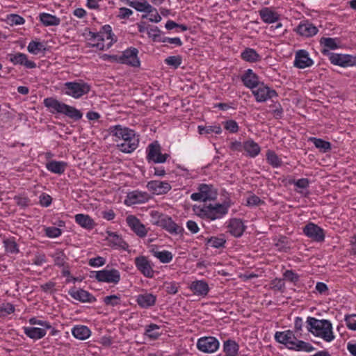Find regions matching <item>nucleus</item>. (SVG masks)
<instances>
[{
  "instance_id": "nucleus-55",
  "label": "nucleus",
  "mask_w": 356,
  "mask_h": 356,
  "mask_svg": "<svg viewBox=\"0 0 356 356\" xmlns=\"http://www.w3.org/2000/svg\"><path fill=\"white\" fill-rule=\"evenodd\" d=\"M6 22L11 26L22 25L24 24L25 19L17 14H10L7 15Z\"/></svg>"
},
{
  "instance_id": "nucleus-45",
  "label": "nucleus",
  "mask_w": 356,
  "mask_h": 356,
  "mask_svg": "<svg viewBox=\"0 0 356 356\" xmlns=\"http://www.w3.org/2000/svg\"><path fill=\"white\" fill-rule=\"evenodd\" d=\"M315 350V348L309 342L299 340L296 338L294 341V345L291 346V350L295 351H305L310 353Z\"/></svg>"
},
{
  "instance_id": "nucleus-36",
  "label": "nucleus",
  "mask_w": 356,
  "mask_h": 356,
  "mask_svg": "<svg viewBox=\"0 0 356 356\" xmlns=\"http://www.w3.org/2000/svg\"><path fill=\"white\" fill-rule=\"evenodd\" d=\"M241 57L245 61L255 63L261 60V56L254 49L245 48L241 54Z\"/></svg>"
},
{
  "instance_id": "nucleus-49",
  "label": "nucleus",
  "mask_w": 356,
  "mask_h": 356,
  "mask_svg": "<svg viewBox=\"0 0 356 356\" xmlns=\"http://www.w3.org/2000/svg\"><path fill=\"white\" fill-rule=\"evenodd\" d=\"M197 129H198V133L201 135L209 134H211V133L220 134L222 133V129L220 125H214V126L199 125L197 127Z\"/></svg>"
},
{
  "instance_id": "nucleus-7",
  "label": "nucleus",
  "mask_w": 356,
  "mask_h": 356,
  "mask_svg": "<svg viewBox=\"0 0 356 356\" xmlns=\"http://www.w3.org/2000/svg\"><path fill=\"white\" fill-rule=\"evenodd\" d=\"M90 90V86L81 80L79 82L67 81L64 83V93L74 99L81 98L84 95H87Z\"/></svg>"
},
{
  "instance_id": "nucleus-1",
  "label": "nucleus",
  "mask_w": 356,
  "mask_h": 356,
  "mask_svg": "<svg viewBox=\"0 0 356 356\" xmlns=\"http://www.w3.org/2000/svg\"><path fill=\"white\" fill-rule=\"evenodd\" d=\"M306 327L309 332L322 338L326 342H331L335 338L332 331V324L329 320H319L308 316L306 321Z\"/></svg>"
},
{
  "instance_id": "nucleus-38",
  "label": "nucleus",
  "mask_w": 356,
  "mask_h": 356,
  "mask_svg": "<svg viewBox=\"0 0 356 356\" xmlns=\"http://www.w3.org/2000/svg\"><path fill=\"white\" fill-rule=\"evenodd\" d=\"M40 22L45 26H58L60 23V19L56 15L46 13H42L39 15Z\"/></svg>"
},
{
  "instance_id": "nucleus-3",
  "label": "nucleus",
  "mask_w": 356,
  "mask_h": 356,
  "mask_svg": "<svg viewBox=\"0 0 356 356\" xmlns=\"http://www.w3.org/2000/svg\"><path fill=\"white\" fill-rule=\"evenodd\" d=\"M230 204L225 202L223 204H209L203 207H193V211L202 219L215 220L222 218L228 212Z\"/></svg>"
},
{
  "instance_id": "nucleus-50",
  "label": "nucleus",
  "mask_w": 356,
  "mask_h": 356,
  "mask_svg": "<svg viewBox=\"0 0 356 356\" xmlns=\"http://www.w3.org/2000/svg\"><path fill=\"white\" fill-rule=\"evenodd\" d=\"M164 63L174 69H177L182 63V57L180 55L170 56L164 60Z\"/></svg>"
},
{
  "instance_id": "nucleus-6",
  "label": "nucleus",
  "mask_w": 356,
  "mask_h": 356,
  "mask_svg": "<svg viewBox=\"0 0 356 356\" xmlns=\"http://www.w3.org/2000/svg\"><path fill=\"white\" fill-rule=\"evenodd\" d=\"M146 160L149 164L164 163L170 157V154L161 152V147L158 141H154L146 148Z\"/></svg>"
},
{
  "instance_id": "nucleus-15",
  "label": "nucleus",
  "mask_w": 356,
  "mask_h": 356,
  "mask_svg": "<svg viewBox=\"0 0 356 356\" xmlns=\"http://www.w3.org/2000/svg\"><path fill=\"white\" fill-rule=\"evenodd\" d=\"M68 294L74 300H78L82 303L85 302H95L97 301L96 298L88 291L81 288H76V286L72 287L68 291Z\"/></svg>"
},
{
  "instance_id": "nucleus-61",
  "label": "nucleus",
  "mask_w": 356,
  "mask_h": 356,
  "mask_svg": "<svg viewBox=\"0 0 356 356\" xmlns=\"http://www.w3.org/2000/svg\"><path fill=\"white\" fill-rule=\"evenodd\" d=\"M62 231L56 227H48L45 228V234L49 238H56L61 235Z\"/></svg>"
},
{
  "instance_id": "nucleus-21",
  "label": "nucleus",
  "mask_w": 356,
  "mask_h": 356,
  "mask_svg": "<svg viewBox=\"0 0 356 356\" xmlns=\"http://www.w3.org/2000/svg\"><path fill=\"white\" fill-rule=\"evenodd\" d=\"M123 143L118 144V149L126 154H130L133 152L138 147L139 144V136L136 135L134 131V136H130L128 138H124Z\"/></svg>"
},
{
  "instance_id": "nucleus-64",
  "label": "nucleus",
  "mask_w": 356,
  "mask_h": 356,
  "mask_svg": "<svg viewBox=\"0 0 356 356\" xmlns=\"http://www.w3.org/2000/svg\"><path fill=\"white\" fill-rule=\"evenodd\" d=\"M355 316V314L346 315L344 318V321L348 328L353 331H356V320L353 318V317Z\"/></svg>"
},
{
  "instance_id": "nucleus-39",
  "label": "nucleus",
  "mask_w": 356,
  "mask_h": 356,
  "mask_svg": "<svg viewBox=\"0 0 356 356\" xmlns=\"http://www.w3.org/2000/svg\"><path fill=\"white\" fill-rule=\"evenodd\" d=\"M239 350L238 344L232 339H227L223 343V352L226 356H236Z\"/></svg>"
},
{
  "instance_id": "nucleus-2",
  "label": "nucleus",
  "mask_w": 356,
  "mask_h": 356,
  "mask_svg": "<svg viewBox=\"0 0 356 356\" xmlns=\"http://www.w3.org/2000/svg\"><path fill=\"white\" fill-rule=\"evenodd\" d=\"M43 104L52 114H62L74 121H78L83 117V113L80 110L60 102L56 98H45L43 101Z\"/></svg>"
},
{
  "instance_id": "nucleus-23",
  "label": "nucleus",
  "mask_w": 356,
  "mask_h": 356,
  "mask_svg": "<svg viewBox=\"0 0 356 356\" xmlns=\"http://www.w3.org/2000/svg\"><path fill=\"white\" fill-rule=\"evenodd\" d=\"M127 223L131 229L139 237H145L147 231L145 226L140 221V220L133 215H129L126 218Z\"/></svg>"
},
{
  "instance_id": "nucleus-33",
  "label": "nucleus",
  "mask_w": 356,
  "mask_h": 356,
  "mask_svg": "<svg viewBox=\"0 0 356 356\" xmlns=\"http://www.w3.org/2000/svg\"><path fill=\"white\" fill-rule=\"evenodd\" d=\"M72 334L76 339L83 341L90 337L91 331L87 326L79 325L72 329Z\"/></svg>"
},
{
  "instance_id": "nucleus-44",
  "label": "nucleus",
  "mask_w": 356,
  "mask_h": 356,
  "mask_svg": "<svg viewBox=\"0 0 356 356\" xmlns=\"http://www.w3.org/2000/svg\"><path fill=\"white\" fill-rule=\"evenodd\" d=\"M159 325L154 323H150L145 326L144 335L147 336L148 338L152 340L157 339L161 334V332H159Z\"/></svg>"
},
{
  "instance_id": "nucleus-47",
  "label": "nucleus",
  "mask_w": 356,
  "mask_h": 356,
  "mask_svg": "<svg viewBox=\"0 0 356 356\" xmlns=\"http://www.w3.org/2000/svg\"><path fill=\"white\" fill-rule=\"evenodd\" d=\"M51 256L54 259L55 266H57L58 267L65 266L66 261L67 260V257L64 253L63 250H56V251Z\"/></svg>"
},
{
  "instance_id": "nucleus-41",
  "label": "nucleus",
  "mask_w": 356,
  "mask_h": 356,
  "mask_svg": "<svg viewBox=\"0 0 356 356\" xmlns=\"http://www.w3.org/2000/svg\"><path fill=\"white\" fill-rule=\"evenodd\" d=\"M67 166V163L64 161H51L46 164L47 169L55 174H63Z\"/></svg>"
},
{
  "instance_id": "nucleus-4",
  "label": "nucleus",
  "mask_w": 356,
  "mask_h": 356,
  "mask_svg": "<svg viewBox=\"0 0 356 356\" xmlns=\"http://www.w3.org/2000/svg\"><path fill=\"white\" fill-rule=\"evenodd\" d=\"M151 216L155 219L154 225L162 227L171 234L183 235L184 232V228L175 222L170 216L156 211H152Z\"/></svg>"
},
{
  "instance_id": "nucleus-42",
  "label": "nucleus",
  "mask_w": 356,
  "mask_h": 356,
  "mask_svg": "<svg viewBox=\"0 0 356 356\" xmlns=\"http://www.w3.org/2000/svg\"><path fill=\"white\" fill-rule=\"evenodd\" d=\"M309 141L313 143L314 146L321 152L325 153L331 150L332 145L329 141L316 137H310Z\"/></svg>"
},
{
  "instance_id": "nucleus-62",
  "label": "nucleus",
  "mask_w": 356,
  "mask_h": 356,
  "mask_svg": "<svg viewBox=\"0 0 356 356\" xmlns=\"http://www.w3.org/2000/svg\"><path fill=\"white\" fill-rule=\"evenodd\" d=\"M264 204V202L257 195L252 194L247 198V205L248 207H257Z\"/></svg>"
},
{
  "instance_id": "nucleus-11",
  "label": "nucleus",
  "mask_w": 356,
  "mask_h": 356,
  "mask_svg": "<svg viewBox=\"0 0 356 356\" xmlns=\"http://www.w3.org/2000/svg\"><path fill=\"white\" fill-rule=\"evenodd\" d=\"M252 91L257 102H265L268 99L278 97L275 90L269 88L263 82Z\"/></svg>"
},
{
  "instance_id": "nucleus-37",
  "label": "nucleus",
  "mask_w": 356,
  "mask_h": 356,
  "mask_svg": "<svg viewBox=\"0 0 356 356\" xmlns=\"http://www.w3.org/2000/svg\"><path fill=\"white\" fill-rule=\"evenodd\" d=\"M227 241L224 234L219 236H211L205 239V245H210L212 248L220 249L225 247Z\"/></svg>"
},
{
  "instance_id": "nucleus-16",
  "label": "nucleus",
  "mask_w": 356,
  "mask_h": 356,
  "mask_svg": "<svg viewBox=\"0 0 356 356\" xmlns=\"http://www.w3.org/2000/svg\"><path fill=\"white\" fill-rule=\"evenodd\" d=\"M150 198L151 196L147 192L136 190L127 193L124 203L127 206H131L136 204L145 203Z\"/></svg>"
},
{
  "instance_id": "nucleus-46",
  "label": "nucleus",
  "mask_w": 356,
  "mask_h": 356,
  "mask_svg": "<svg viewBox=\"0 0 356 356\" xmlns=\"http://www.w3.org/2000/svg\"><path fill=\"white\" fill-rule=\"evenodd\" d=\"M28 51L33 54H38V52H43L44 54L48 51V48L40 42L31 40L27 47Z\"/></svg>"
},
{
  "instance_id": "nucleus-53",
  "label": "nucleus",
  "mask_w": 356,
  "mask_h": 356,
  "mask_svg": "<svg viewBox=\"0 0 356 356\" xmlns=\"http://www.w3.org/2000/svg\"><path fill=\"white\" fill-rule=\"evenodd\" d=\"M3 243L6 252L11 254H17L19 252L18 245L15 240L7 238L3 241Z\"/></svg>"
},
{
  "instance_id": "nucleus-14",
  "label": "nucleus",
  "mask_w": 356,
  "mask_h": 356,
  "mask_svg": "<svg viewBox=\"0 0 356 356\" xmlns=\"http://www.w3.org/2000/svg\"><path fill=\"white\" fill-rule=\"evenodd\" d=\"M134 264L137 270L145 277L152 278L154 277V270L151 261L148 260L145 256H138L134 259Z\"/></svg>"
},
{
  "instance_id": "nucleus-25",
  "label": "nucleus",
  "mask_w": 356,
  "mask_h": 356,
  "mask_svg": "<svg viewBox=\"0 0 356 356\" xmlns=\"http://www.w3.org/2000/svg\"><path fill=\"white\" fill-rule=\"evenodd\" d=\"M241 81L243 85L251 90L256 88L259 83V76L255 74L252 69H248L241 76Z\"/></svg>"
},
{
  "instance_id": "nucleus-10",
  "label": "nucleus",
  "mask_w": 356,
  "mask_h": 356,
  "mask_svg": "<svg viewBox=\"0 0 356 356\" xmlns=\"http://www.w3.org/2000/svg\"><path fill=\"white\" fill-rule=\"evenodd\" d=\"M138 49L131 47L122 51L119 56V63L124 64L134 67H138L140 65V60L138 56Z\"/></svg>"
},
{
  "instance_id": "nucleus-18",
  "label": "nucleus",
  "mask_w": 356,
  "mask_h": 356,
  "mask_svg": "<svg viewBox=\"0 0 356 356\" xmlns=\"http://www.w3.org/2000/svg\"><path fill=\"white\" fill-rule=\"evenodd\" d=\"M274 337L277 343L284 345L286 348L291 350V346L294 345V341L296 339L294 332L291 330L282 332L277 331L275 332Z\"/></svg>"
},
{
  "instance_id": "nucleus-52",
  "label": "nucleus",
  "mask_w": 356,
  "mask_h": 356,
  "mask_svg": "<svg viewBox=\"0 0 356 356\" xmlns=\"http://www.w3.org/2000/svg\"><path fill=\"white\" fill-rule=\"evenodd\" d=\"M283 280L290 282L296 286L300 281V275L293 270H286L283 273Z\"/></svg>"
},
{
  "instance_id": "nucleus-8",
  "label": "nucleus",
  "mask_w": 356,
  "mask_h": 356,
  "mask_svg": "<svg viewBox=\"0 0 356 356\" xmlns=\"http://www.w3.org/2000/svg\"><path fill=\"white\" fill-rule=\"evenodd\" d=\"M198 192L191 195L193 201L207 202L215 200L218 195L217 190L211 184H201L197 188Z\"/></svg>"
},
{
  "instance_id": "nucleus-40",
  "label": "nucleus",
  "mask_w": 356,
  "mask_h": 356,
  "mask_svg": "<svg viewBox=\"0 0 356 356\" xmlns=\"http://www.w3.org/2000/svg\"><path fill=\"white\" fill-rule=\"evenodd\" d=\"M243 149L247 152L248 155L252 158L257 156L261 150L259 145L252 139L243 143Z\"/></svg>"
},
{
  "instance_id": "nucleus-35",
  "label": "nucleus",
  "mask_w": 356,
  "mask_h": 356,
  "mask_svg": "<svg viewBox=\"0 0 356 356\" xmlns=\"http://www.w3.org/2000/svg\"><path fill=\"white\" fill-rule=\"evenodd\" d=\"M341 40L339 38L323 37L320 40V44L323 47V49L335 50L340 47Z\"/></svg>"
},
{
  "instance_id": "nucleus-27",
  "label": "nucleus",
  "mask_w": 356,
  "mask_h": 356,
  "mask_svg": "<svg viewBox=\"0 0 356 356\" xmlns=\"http://www.w3.org/2000/svg\"><path fill=\"white\" fill-rule=\"evenodd\" d=\"M136 301L141 308H149L155 305L156 296L150 293H141L137 296Z\"/></svg>"
},
{
  "instance_id": "nucleus-13",
  "label": "nucleus",
  "mask_w": 356,
  "mask_h": 356,
  "mask_svg": "<svg viewBox=\"0 0 356 356\" xmlns=\"http://www.w3.org/2000/svg\"><path fill=\"white\" fill-rule=\"evenodd\" d=\"M303 233L314 241L321 243L325 241L324 229L313 222H309L304 227Z\"/></svg>"
},
{
  "instance_id": "nucleus-29",
  "label": "nucleus",
  "mask_w": 356,
  "mask_h": 356,
  "mask_svg": "<svg viewBox=\"0 0 356 356\" xmlns=\"http://www.w3.org/2000/svg\"><path fill=\"white\" fill-rule=\"evenodd\" d=\"M259 14L262 21L266 24H273L280 19V15L268 7L262 8L259 10Z\"/></svg>"
},
{
  "instance_id": "nucleus-12",
  "label": "nucleus",
  "mask_w": 356,
  "mask_h": 356,
  "mask_svg": "<svg viewBox=\"0 0 356 356\" xmlns=\"http://www.w3.org/2000/svg\"><path fill=\"white\" fill-rule=\"evenodd\" d=\"M220 346L219 341L214 337H204L198 339L197 348L199 350L206 353L216 352Z\"/></svg>"
},
{
  "instance_id": "nucleus-32",
  "label": "nucleus",
  "mask_w": 356,
  "mask_h": 356,
  "mask_svg": "<svg viewBox=\"0 0 356 356\" xmlns=\"http://www.w3.org/2000/svg\"><path fill=\"white\" fill-rule=\"evenodd\" d=\"M106 234L108 235L106 240L113 246H116L123 250H127L128 248V244L123 240L121 236L111 231H106Z\"/></svg>"
},
{
  "instance_id": "nucleus-51",
  "label": "nucleus",
  "mask_w": 356,
  "mask_h": 356,
  "mask_svg": "<svg viewBox=\"0 0 356 356\" xmlns=\"http://www.w3.org/2000/svg\"><path fill=\"white\" fill-rule=\"evenodd\" d=\"M15 307L10 302H4L0 305V318H5L9 314L14 313Z\"/></svg>"
},
{
  "instance_id": "nucleus-30",
  "label": "nucleus",
  "mask_w": 356,
  "mask_h": 356,
  "mask_svg": "<svg viewBox=\"0 0 356 356\" xmlns=\"http://www.w3.org/2000/svg\"><path fill=\"white\" fill-rule=\"evenodd\" d=\"M74 219L79 225L88 230L92 229L96 225L94 220L87 214L78 213L75 215Z\"/></svg>"
},
{
  "instance_id": "nucleus-57",
  "label": "nucleus",
  "mask_w": 356,
  "mask_h": 356,
  "mask_svg": "<svg viewBox=\"0 0 356 356\" xmlns=\"http://www.w3.org/2000/svg\"><path fill=\"white\" fill-rule=\"evenodd\" d=\"M224 128L232 134H235L238 131L239 127L237 122L234 120H228L222 122Z\"/></svg>"
},
{
  "instance_id": "nucleus-17",
  "label": "nucleus",
  "mask_w": 356,
  "mask_h": 356,
  "mask_svg": "<svg viewBox=\"0 0 356 356\" xmlns=\"http://www.w3.org/2000/svg\"><path fill=\"white\" fill-rule=\"evenodd\" d=\"M6 59L15 65H23L27 69L36 67V63L34 61L29 60L28 56L24 53L17 52L16 54H8L6 56Z\"/></svg>"
},
{
  "instance_id": "nucleus-24",
  "label": "nucleus",
  "mask_w": 356,
  "mask_h": 356,
  "mask_svg": "<svg viewBox=\"0 0 356 356\" xmlns=\"http://www.w3.org/2000/svg\"><path fill=\"white\" fill-rule=\"evenodd\" d=\"M227 227L229 228L230 234L235 238L241 237L247 228L243 220L236 218H231L229 220Z\"/></svg>"
},
{
  "instance_id": "nucleus-26",
  "label": "nucleus",
  "mask_w": 356,
  "mask_h": 356,
  "mask_svg": "<svg viewBox=\"0 0 356 356\" xmlns=\"http://www.w3.org/2000/svg\"><path fill=\"white\" fill-rule=\"evenodd\" d=\"M295 31L299 35L307 38L315 35L318 31L317 27L308 20L301 22Z\"/></svg>"
},
{
  "instance_id": "nucleus-58",
  "label": "nucleus",
  "mask_w": 356,
  "mask_h": 356,
  "mask_svg": "<svg viewBox=\"0 0 356 356\" xmlns=\"http://www.w3.org/2000/svg\"><path fill=\"white\" fill-rule=\"evenodd\" d=\"M309 180L307 178H301L298 180L296 179H290L289 181V184H294L296 187L300 188H307L309 186Z\"/></svg>"
},
{
  "instance_id": "nucleus-19",
  "label": "nucleus",
  "mask_w": 356,
  "mask_h": 356,
  "mask_svg": "<svg viewBox=\"0 0 356 356\" xmlns=\"http://www.w3.org/2000/svg\"><path fill=\"white\" fill-rule=\"evenodd\" d=\"M108 131L109 134L112 136H115L118 140H124V138H128L130 136H134V130L131 129L127 127L122 126L121 124H117L114 126H111Z\"/></svg>"
},
{
  "instance_id": "nucleus-63",
  "label": "nucleus",
  "mask_w": 356,
  "mask_h": 356,
  "mask_svg": "<svg viewBox=\"0 0 356 356\" xmlns=\"http://www.w3.org/2000/svg\"><path fill=\"white\" fill-rule=\"evenodd\" d=\"M14 200L17 206L24 209L30 204V199L25 196H15Z\"/></svg>"
},
{
  "instance_id": "nucleus-20",
  "label": "nucleus",
  "mask_w": 356,
  "mask_h": 356,
  "mask_svg": "<svg viewBox=\"0 0 356 356\" xmlns=\"http://www.w3.org/2000/svg\"><path fill=\"white\" fill-rule=\"evenodd\" d=\"M314 64L313 60L309 57V53L305 49H300L296 52L294 67L299 69H305L311 67Z\"/></svg>"
},
{
  "instance_id": "nucleus-31",
  "label": "nucleus",
  "mask_w": 356,
  "mask_h": 356,
  "mask_svg": "<svg viewBox=\"0 0 356 356\" xmlns=\"http://www.w3.org/2000/svg\"><path fill=\"white\" fill-rule=\"evenodd\" d=\"M154 31H157L159 33H156L152 35V40L154 42H169L170 44H175L176 46L180 47L182 45L183 42L179 38H168V37H163L162 34L163 33L159 29V27H156Z\"/></svg>"
},
{
  "instance_id": "nucleus-56",
  "label": "nucleus",
  "mask_w": 356,
  "mask_h": 356,
  "mask_svg": "<svg viewBox=\"0 0 356 356\" xmlns=\"http://www.w3.org/2000/svg\"><path fill=\"white\" fill-rule=\"evenodd\" d=\"M104 302L106 305H111L112 307L120 305V295H110L104 298Z\"/></svg>"
},
{
  "instance_id": "nucleus-28",
  "label": "nucleus",
  "mask_w": 356,
  "mask_h": 356,
  "mask_svg": "<svg viewBox=\"0 0 356 356\" xmlns=\"http://www.w3.org/2000/svg\"><path fill=\"white\" fill-rule=\"evenodd\" d=\"M190 289L194 295L206 296L209 291V286L204 280H195L191 282Z\"/></svg>"
},
{
  "instance_id": "nucleus-22",
  "label": "nucleus",
  "mask_w": 356,
  "mask_h": 356,
  "mask_svg": "<svg viewBox=\"0 0 356 356\" xmlns=\"http://www.w3.org/2000/svg\"><path fill=\"white\" fill-rule=\"evenodd\" d=\"M147 189L153 194L164 195L170 191L172 188L170 184L168 181L160 180H152L147 184Z\"/></svg>"
},
{
  "instance_id": "nucleus-9",
  "label": "nucleus",
  "mask_w": 356,
  "mask_h": 356,
  "mask_svg": "<svg viewBox=\"0 0 356 356\" xmlns=\"http://www.w3.org/2000/svg\"><path fill=\"white\" fill-rule=\"evenodd\" d=\"M90 273V277H95L99 282L118 284L120 280V273L115 268L91 271Z\"/></svg>"
},
{
  "instance_id": "nucleus-43",
  "label": "nucleus",
  "mask_w": 356,
  "mask_h": 356,
  "mask_svg": "<svg viewBox=\"0 0 356 356\" xmlns=\"http://www.w3.org/2000/svg\"><path fill=\"white\" fill-rule=\"evenodd\" d=\"M150 252L163 264L170 263L173 258L172 254L168 250L158 251L153 248Z\"/></svg>"
},
{
  "instance_id": "nucleus-48",
  "label": "nucleus",
  "mask_w": 356,
  "mask_h": 356,
  "mask_svg": "<svg viewBox=\"0 0 356 356\" xmlns=\"http://www.w3.org/2000/svg\"><path fill=\"white\" fill-rule=\"evenodd\" d=\"M266 160L268 163L273 168H279L282 164L281 159L279 158V156L274 151L270 149H268L266 152Z\"/></svg>"
},
{
  "instance_id": "nucleus-5",
  "label": "nucleus",
  "mask_w": 356,
  "mask_h": 356,
  "mask_svg": "<svg viewBox=\"0 0 356 356\" xmlns=\"http://www.w3.org/2000/svg\"><path fill=\"white\" fill-rule=\"evenodd\" d=\"M323 55L327 56L329 60L334 65L341 67H356V55L347 54H337L331 52L328 49H322Z\"/></svg>"
},
{
  "instance_id": "nucleus-34",
  "label": "nucleus",
  "mask_w": 356,
  "mask_h": 356,
  "mask_svg": "<svg viewBox=\"0 0 356 356\" xmlns=\"http://www.w3.org/2000/svg\"><path fill=\"white\" fill-rule=\"evenodd\" d=\"M24 332L30 339L37 340L43 338L46 335V330L36 327H24Z\"/></svg>"
},
{
  "instance_id": "nucleus-54",
  "label": "nucleus",
  "mask_w": 356,
  "mask_h": 356,
  "mask_svg": "<svg viewBox=\"0 0 356 356\" xmlns=\"http://www.w3.org/2000/svg\"><path fill=\"white\" fill-rule=\"evenodd\" d=\"M269 107L272 108V113L276 119H281L283 117V108L277 101L275 102L272 100V104Z\"/></svg>"
},
{
  "instance_id": "nucleus-60",
  "label": "nucleus",
  "mask_w": 356,
  "mask_h": 356,
  "mask_svg": "<svg viewBox=\"0 0 356 356\" xmlns=\"http://www.w3.org/2000/svg\"><path fill=\"white\" fill-rule=\"evenodd\" d=\"M283 279L275 278L271 281L270 288L273 290H277L281 292H284L285 289V284Z\"/></svg>"
},
{
  "instance_id": "nucleus-59",
  "label": "nucleus",
  "mask_w": 356,
  "mask_h": 356,
  "mask_svg": "<svg viewBox=\"0 0 356 356\" xmlns=\"http://www.w3.org/2000/svg\"><path fill=\"white\" fill-rule=\"evenodd\" d=\"M178 284L172 282H164L163 289L168 294L174 295L178 292Z\"/></svg>"
}]
</instances>
